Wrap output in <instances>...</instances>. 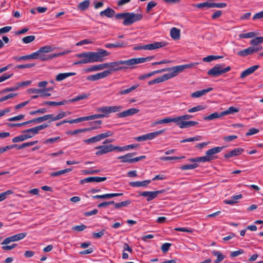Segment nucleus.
I'll use <instances>...</instances> for the list:
<instances>
[{"label": "nucleus", "instance_id": "9b49d317", "mask_svg": "<svg viewBox=\"0 0 263 263\" xmlns=\"http://www.w3.org/2000/svg\"><path fill=\"white\" fill-rule=\"evenodd\" d=\"M131 155H132L131 154H126L125 155L119 156L117 158V159L121 160V161L122 162L132 163L136 162L140 160L144 159L146 158L145 156L143 155V156H141L139 157H137L133 158H131Z\"/></svg>", "mask_w": 263, "mask_h": 263}, {"label": "nucleus", "instance_id": "c85d7f7f", "mask_svg": "<svg viewBox=\"0 0 263 263\" xmlns=\"http://www.w3.org/2000/svg\"><path fill=\"white\" fill-rule=\"evenodd\" d=\"M209 157H208L207 155L205 154V156L200 157H196L194 158H191L189 159L190 162H205L210 161L209 160Z\"/></svg>", "mask_w": 263, "mask_h": 263}, {"label": "nucleus", "instance_id": "37998d69", "mask_svg": "<svg viewBox=\"0 0 263 263\" xmlns=\"http://www.w3.org/2000/svg\"><path fill=\"white\" fill-rule=\"evenodd\" d=\"M122 108L123 107L120 105L108 106V114L119 111L122 109Z\"/></svg>", "mask_w": 263, "mask_h": 263}, {"label": "nucleus", "instance_id": "aec40b11", "mask_svg": "<svg viewBox=\"0 0 263 263\" xmlns=\"http://www.w3.org/2000/svg\"><path fill=\"white\" fill-rule=\"evenodd\" d=\"M122 195L123 193H109L101 195H95L93 196L92 197L93 199H109L115 197L122 196Z\"/></svg>", "mask_w": 263, "mask_h": 263}, {"label": "nucleus", "instance_id": "0eeeda50", "mask_svg": "<svg viewBox=\"0 0 263 263\" xmlns=\"http://www.w3.org/2000/svg\"><path fill=\"white\" fill-rule=\"evenodd\" d=\"M95 148L98 149L95 153L96 156H101L113 151L119 152V146H115L111 144L108 145L103 144L96 146Z\"/></svg>", "mask_w": 263, "mask_h": 263}, {"label": "nucleus", "instance_id": "79ce46f5", "mask_svg": "<svg viewBox=\"0 0 263 263\" xmlns=\"http://www.w3.org/2000/svg\"><path fill=\"white\" fill-rule=\"evenodd\" d=\"M100 141V138L98 135L92 137L90 138L84 140L83 141V142L84 143H85L86 144H89L90 143H95V142H98Z\"/></svg>", "mask_w": 263, "mask_h": 263}, {"label": "nucleus", "instance_id": "412c9836", "mask_svg": "<svg viewBox=\"0 0 263 263\" xmlns=\"http://www.w3.org/2000/svg\"><path fill=\"white\" fill-rule=\"evenodd\" d=\"M259 65H256L247 68V69L241 72L240 74V78H244L245 77L251 74V73H253L256 70H257L259 68Z\"/></svg>", "mask_w": 263, "mask_h": 263}, {"label": "nucleus", "instance_id": "f257e3e1", "mask_svg": "<svg viewBox=\"0 0 263 263\" xmlns=\"http://www.w3.org/2000/svg\"><path fill=\"white\" fill-rule=\"evenodd\" d=\"M194 64H187L184 65H178L169 68H163L160 70H155L148 73L144 74L138 77V80L144 81L147 78L154 75L156 73H161L164 71H168V73L159 77L149 82H163L174 77L176 76L178 73L183 71L185 69L191 68L193 67Z\"/></svg>", "mask_w": 263, "mask_h": 263}, {"label": "nucleus", "instance_id": "c9c22d12", "mask_svg": "<svg viewBox=\"0 0 263 263\" xmlns=\"http://www.w3.org/2000/svg\"><path fill=\"white\" fill-rule=\"evenodd\" d=\"M212 254L214 256H217V259L214 261L215 263H219L221 262L224 258V256L219 251H212Z\"/></svg>", "mask_w": 263, "mask_h": 263}, {"label": "nucleus", "instance_id": "4c0bfd02", "mask_svg": "<svg viewBox=\"0 0 263 263\" xmlns=\"http://www.w3.org/2000/svg\"><path fill=\"white\" fill-rule=\"evenodd\" d=\"M90 5V2L89 0L84 1L79 4L78 8L81 11H84L87 9Z\"/></svg>", "mask_w": 263, "mask_h": 263}, {"label": "nucleus", "instance_id": "49530a36", "mask_svg": "<svg viewBox=\"0 0 263 263\" xmlns=\"http://www.w3.org/2000/svg\"><path fill=\"white\" fill-rule=\"evenodd\" d=\"M263 42V37H256L250 41V44L254 46H257L259 44Z\"/></svg>", "mask_w": 263, "mask_h": 263}, {"label": "nucleus", "instance_id": "ea45409f", "mask_svg": "<svg viewBox=\"0 0 263 263\" xmlns=\"http://www.w3.org/2000/svg\"><path fill=\"white\" fill-rule=\"evenodd\" d=\"M139 86L138 85H134L132 86V87L126 88L125 89L121 90L119 92L118 94L120 95L127 94L130 92H131L132 91L136 89Z\"/></svg>", "mask_w": 263, "mask_h": 263}, {"label": "nucleus", "instance_id": "20e7f679", "mask_svg": "<svg viewBox=\"0 0 263 263\" xmlns=\"http://www.w3.org/2000/svg\"><path fill=\"white\" fill-rule=\"evenodd\" d=\"M154 58V56L147 57L146 58H133L127 60H120V64L121 70L127 68H133L134 65L149 61Z\"/></svg>", "mask_w": 263, "mask_h": 263}, {"label": "nucleus", "instance_id": "4d7b16f0", "mask_svg": "<svg viewBox=\"0 0 263 263\" xmlns=\"http://www.w3.org/2000/svg\"><path fill=\"white\" fill-rule=\"evenodd\" d=\"M183 121L182 116H178L172 118V122H175L176 124L180 128L181 123Z\"/></svg>", "mask_w": 263, "mask_h": 263}, {"label": "nucleus", "instance_id": "58836bf2", "mask_svg": "<svg viewBox=\"0 0 263 263\" xmlns=\"http://www.w3.org/2000/svg\"><path fill=\"white\" fill-rule=\"evenodd\" d=\"M132 203V201L130 200H126L124 201H122L121 202H118L116 203L115 204V209H119L121 208L122 207L126 206Z\"/></svg>", "mask_w": 263, "mask_h": 263}, {"label": "nucleus", "instance_id": "5701e85b", "mask_svg": "<svg viewBox=\"0 0 263 263\" xmlns=\"http://www.w3.org/2000/svg\"><path fill=\"white\" fill-rule=\"evenodd\" d=\"M151 182V180H145L142 181L130 182L129 185L132 187L146 186Z\"/></svg>", "mask_w": 263, "mask_h": 263}, {"label": "nucleus", "instance_id": "5fc2aeb1", "mask_svg": "<svg viewBox=\"0 0 263 263\" xmlns=\"http://www.w3.org/2000/svg\"><path fill=\"white\" fill-rule=\"evenodd\" d=\"M184 158V156H182L181 157H173V156H164V157H161L160 159L161 160L168 161V160H178V159Z\"/></svg>", "mask_w": 263, "mask_h": 263}, {"label": "nucleus", "instance_id": "e2e57ef3", "mask_svg": "<svg viewBox=\"0 0 263 263\" xmlns=\"http://www.w3.org/2000/svg\"><path fill=\"white\" fill-rule=\"evenodd\" d=\"M227 6L226 3H211V8H224Z\"/></svg>", "mask_w": 263, "mask_h": 263}, {"label": "nucleus", "instance_id": "e433bc0d", "mask_svg": "<svg viewBox=\"0 0 263 263\" xmlns=\"http://www.w3.org/2000/svg\"><path fill=\"white\" fill-rule=\"evenodd\" d=\"M239 111V108H236L233 106H231L226 110L222 111V115L226 116L229 114H233L235 112H238Z\"/></svg>", "mask_w": 263, "mask_h": 263}, {"label": "nucleus", "instance_id": "2eb2a0df", "mask_svg": "<svg viewBox=\"0 0 263 263\" xmlns=\"http://www.w3.org/2000/svg\"><path fill=\"white\" fill-rule=\"evenodd\" d=\"M106 177H89L80 180V182L81 184H83L88 182H100L102 181H105L106 180Z\"/></svg>", "mask_w": 263, "mask_h": 263}, {"label": "nucleus", "instance_id": "bf43d9fd", "mask_svg": "<svg viewBox=\"0 0 263 263\" xmlns=\"http://www.w3.org/2000/svg\"><path fill=\"white\" fill-rule=\"evenodd\" d=\"M99 80V77L97 76V73L95 74L90 75L88 76H87L85 78V79L82 80V81H97Z\"/></svg>", "mask_w": 263, "mask_h": 263}, {"label": "nucleus", "instance_id": "3c124183", "mask_svg": "<svg viewBox=\"0 0 263 263\" xmlns=\"http://www.w3.org/2000/svg\"><path fill=\"white\" fill-rule=\"evenodd\" d=\"M114 133L111 131L108 130L107 132L102 133L98 135V136L100 138V141L107 138L108 137H110L113 135Z\"/></svg>", "mask_w": 263, "mask_h": 263}, {"label": "nucleus", "instance_id": "7ed1b4c3", "mask_svg": "<svg viewBox=\"0 0 263 263\" xmlns=\"http://www.w3.org/2000/svg\"><path fill=\"white\" fill-rule=\"evenodd\" d=\"M53 50V48L50 46H45L41 47L37 51L29 55H26V59H40L42 61H47L54 58L58 57L65 54L69 51L59 52L57 53H52L49 55L43 54L45 53H48Z\"/></svg>", "mask_w": 263, "mask_h": 263}, {"label": "nucleus", "instance_id": "338daca9", "mask_svg": "<svg viewBox=\"0 0 263 263\" xmlns=\"http://www.w3.org/2000/svg\"><path fill=\"white\" fill-rule=\"evenodd\" d=\"M157 5V3L154 1H151L149 2L146 7V12H150L151 10L156 6Z\"/></svg>", "mask_w": 263, "mask_h": 263}, {"label": "nucleus", "instance_id": "13d9d810", "mask_svg": "<svg viewBox=\"0 0 263 263\" xmlns=\"http://www.w3.org/2000/svg\"><path fill=\"white\" fill-rule=\"evenodd\" d=\"M255 35V33L253 32H248L247 33L240 34L239 36L241 39L251 38L254 36Z\"/></svg>", "mask_w": 263, "mask_h": 263}, {"label": "nucleus", "instance_id": "864d4df0", "mask_svg": "<svg viewBox=\"0 0 263 263\" xmlns=\"http://www.w3.org/2000/svg\"><path fill=\"white\" fill-rule=\"evenodd\" d=\"M17 94L16 93H9L5 96H4L0 98V102H3L6 100H7L8 99H9L10 98H12L14 97L17 96Z\"/></svg>", "mask_w": 263, "mask_h": 263}, {"label": "nucleus", "instance_id": "7c9ffc66", "mask_svg": "<svg viewBox=\"0 0 263 263\" xmlns=\"http://www.w3.org/2000/svg\"><path fill=\"white\" fill-rule=\"evenodd\" d=\"M242 197V196L241 194H238L237 195L233 196L231 197V199L230 200H224V203L227 204H233L235 203H237V200L241 199Z\"/></svg>", "mask_w": 263, "mask_h": 263}, {"label": "nucleus", "instance_id": "c756f323", "mask_svg": "<svg viewBox=\"0 0 263 263\" xmlns=\"http://www.w3.org/2000/svg\"><path fill=\"white\" fill-rule=\"evenodd\" d=\"M107 66V64L105 63L104 64H101L97 65H93L91 66L90 67H89L87 69V71H97V70H100L104 69L106 68V66Z\"/></svg>", "mask_w": 263, "mask_h": 263}, {"label": "nucleus", "instance_id": "cd10ccee", "mask_svg": "<svg viewBox=\"0 0 263 263\" xmlns=\"http://www.w3.org/2000/svg\"><path fill=\"white\" fill-rule=\"evenodd\" d=\"M76 74L75 72L60 73L56 76L55 80L57 81H62L66 78L74 76Z\"/></svg>", "mask_w": 263, "mask_h": 263}, {"label": "nucleus", "instance_id": "f3484780", "mask_svg": "<svg viewBox=\"0 0 263 263\" xmlns=\"http://www.w3.org/2000/svg\"><path fill=\"white\" fill-rule=\"evenodd\" d=\"M139 109L133 108L129 109L124 110L118 114V117L119 118H123L127 116L134 115L139 111Z\"/></svg>", "mask_w": 263, "mask_h": 263}, {"label": "nucleus", "instance_id": "b1692460", "mask_svg": "<svg viewBox=\"0 0 263 263\" xmlns=\"http://www.w3.org/2000/svg\"><path fill=\"white\" fill-rule=\"evenodd\" d=\"M254 47L251 46L245 49L239 51L238 52L237 54L241 57H245L248 56V55L252 54L254 53Z\"/></svg>", "mask_w": 263, "mask_h": 263}, {"label": "nucleus", "instance_id": "9d476101", "mask_svg": "<svg viewBox=\"0 0 263 263\" xmlns=\"http://www.w3.org/2000/svg\"><path fill=\"white\" fill-rule=\"evenodd\" d=\"M164 192L165 190L156 191H145L139 193V195L146 197V201L149 202L156 198L159 194L164 193Z\"/></svg>", "mask_w": 263, "mask_h": 263}, {"label": "nucleus", "instance_id": "a19ab883", "mask_svg": "<svg viewBox=\"0 0 263 263\" xmlns=\"http://www.w3.org/2000/svg\"><path fill=\"white\" fill-rule=\"evenodd\" d=\"M137 144H133L130 145H125L124 146H119V152H123L125 151H128L130 149H134L137 147Z\"/></svg>", "mask_w": 263, "mask_h": 263}, {"label": "nucleus", "instance_id": "6e6552de", "mask_svg": "<svg viewBox=\"0 0 263 263\" xmlns=\"http://www.w3.org/2000/svg\"><path fill=\"white\" fill-rule=\"evenodd\" d=\"M167 45L166 42H155L153 43L145 45H139L134 47V50H154L159 48H162Z\"/></svg>", "mask_w": 263, "mask_h": 263}, {"label": "nucleus", "instance_id": "6ab92c4d", "mask_svg": "<svg viewBox=\"0 0 263 263\" xmlns=\"http://www.w3.org/2000/svg\"><path fill=\"white\" fill-rule=\"evenodd\" d=\"M105 47L107 48H124L127 46V43L123 41L117 42L115 43H107L106 44Z\"/></svg>", "mask_w": 263, "mask_h": 263}, {"label": "nucleus", "instance_id": "473e14b6", "mask_svg": "<svg viewBox=\"0 0 263 263\" xmlns=\"http://www.w3.org/2000/svg\"><path fill=\"white\" fill-rule=\"evenodd\" d=\"M181 124L180 128H184L197 125L198 122L194 121H183L181 123Z\"/></svg>", "mask_w": 263, "mask_h": 263}, {"label": "nucleus", "instance_id": "a878e982", "mask_svg": "<svg viewBox=\"0 0 263 263\" xmlns=\"http://www.w3.org/2000/svg\"><path fill=\"white\" fill-rule=\"evenodd\" d=\"M170 35L171 37L175 40H179L180 37V30L176 27H173L171 29Z\"/></svg>", "mask_w": 263, "mask_h": 263}, {"label": "nucleus", "instance_id": "09e8293b", "mask_svg": "<svg viewBox=\"0 0 263 263\" xmlns=\"http://www.w3.org/2000/svg\"><path fill=\"white\" fill-rule=\"evenodd\" d=\"M39 131L38 130V129L37 128L36 126L34 127L33 128H29L26 130H24L22 131V133L25 134L26 133H29L33 134V137L35 134H37L39 133Z\"/></svg>", "mask_w": 263, "mask_h": 263}, {"label": "nucleus", "instance_id": "a18cd8bd", "mask_svg": "<svg viewBox=\"0 0 263 263\" xmlns=\"http://www.w3.org/2000/svg\"><path fill=\"white\" fill-rule=\"evenodd\" d=\"M198 166V164L196 163L190 164H186L182 165L180 167V169L182 170H192Z\"/></svg>", "mask_w": 263, "mask_h": 263}, {"label": "nucleus", "instance_id": "39448f33", "mask_svg": "<svg viewBox=\"0 0 263 263\" xmlns=\"http://www.w3.org/2000/svg\"><path fill=\"white\" fill-rule=\"evenodd\" d=\"M89 94L86 93H82L80 95L77 96V97L69 99L68 101L64 100L60 102H54V101H46L44 102V104L48 105L50 106H57V105H65L68 103H72L79 101L80 100L86 99L88 97Z\"/></svg>", "mask_w": 263, "mask_h": 263}, {"label": "nucleus", "instance_id": "2f4dec72", "mask_svg": "<svg viewBox=\"0 0 263 263\" xmlns=\"http://www.w3.org/2000/svg\"><path fill=\"white\" fill-rule=\"evenodd\" d=\"M221 114H222V112H215L208 116L204 117L203 119L204 120H206V121L212 120H214V119H217V118H218L223 116Z\"/></svg>", "mask_w": 263, "mask_h": 263}, {"label": "nucleus", "instance_id": "423d86ee", "mask_svg": "<svg viewBox=\"0 0 263 263\" xmlns=\"http://www.w3.org/2000/svg\"><path fill=\"white\" fill-rule=\"evenodd\" d=\"M230 70V66L224 67V64H216L212 69L209 70L208 72V74L210 76L217 77L228 72Z\"/></svg>", "mask_w": 263, "mask_h": 263}, {"label": "nucleus", "instance_id": "6e6d98bb", "mask_svg": "<svg viewBox=\"0 0 263 263\" xmlns=\"http://www.w3.org/2000/svg\"><path fill=\"white\" fill-rule=\"evenodd\" d=\"M102 122L101 120H97L90 122L89 124L91 125V127H95V128L92 129V130H93L100 128V127L99 126L102 124Z\"/></svg>", "mask_w": 263, "mask_h": 263}, {"label": "nucleus", "instance_id": "680f3d73", "mask_svg": "<svg viewBox=\"0 0 263 263\" xmlns=\"http://www.w3.org/2000/svg\"><path fill=\"white\" fill-rule=\"evenodd\" d=\"M13 75L12 73H5L3 74L0 77V82H3V81L7 80L8 79L10 78Z\"/></svg>", "mask_w": 263, "mask_h": 263}, {"label": "nucleus", "instance_id": "bb28decb", "mask_svg": "<svg viewBox=\"0 0 263 263\" xmlns=\"http://www.w3.org/2000/svg\"><path fill=\"white\" fill-rule=\"evenodd\" d=\"M115 14V11L111 8L108 7L105 10L100 12V15L102 16H105L108 17H112Z\"/></svg>", "mask_w": 263, "mask_h": 263}, {"label": "nucleus", "instance_id": "0e129e2a", "mask_svg": "<svg viewBox=\"0 0 263 263\" xmlns=\"http://www.w3.org/2000/svg\"><path fill=\"white\" fill-rule=\"evenodd\" d=\"M17 246V245L16 243H13L11 246L5 245L2 246V249L4 251H8L15 248Z\"/></svg>", "mask_w": 263, "mask_h": 263}, {"label": "nucleus", "instance_id": "de8ad7c7", "mask_svg": "<svg viewBox=\"0 0 263 263\" xmlns=\"http://www.w3.org/2000/svg\"><path fill=\"white\" fill-rule=\"evenodd\" d=\"M194 6H195L198 8H199V9H202L204 7L211 8V3L206 2L204 3H202L194 4Z\"/></svg>", "mask_w": 263, "mask_h": 263}, {"label": "nucleus", "instance_id": "f03ea898", "mask_svg": "<svg viewBox=\"0 0 263 263\" xmlns=\"http://www.w3.org/2000/svg\"><path fill=\"white\" fill-rule=\"evenodd\" d=\"M107 51L99 49L97 52H85L78 54V58H83L85 64L93 62H101L104 60V58L109 55Z\"/></svg>", "mask_w": 263, "mask_h": 263}, {"label": "nucleus", "instance_id": "603ef678", "mask_svg": "<svg viewBox=\"0 0 263 263\" xmlns=\"http://www.w3.org/2000/svg\"><path fill=\"white\" fill-rule=\"evenodd\" d=\"M13 191L11 190H7L6 192H3L0 194V202L3 201L7 198V196L12 194Z\"/></svg>", "mask_w": 263, "mask_h": 263}, {"label": "nucleus", "instance_id": "f704fd0d", "mask_svg": "<svg viewBox=\"0 0 263 263\" xmlns=\"http://www.w3.org/2000/svg\"><path fill=\"white\" fill-rule=\"evenodd\" d=\"M72 170V168H66V169H64L63 170H60V171H59L57 172L50 173V176H51L52 177H57V176L64 174L67 173H68V172L71 171Z\"/></svg>", "mask_w": 263, "mask_h": 263}, {"label": "nucleus", "instance_id": "dca6fc26", "mask_svg": "<svg viewBox=\"0 0 263 263\" xmlns=\"http://www.w3.org/2000/svg\"><path fill=\"white\" fill-rule=\"evenodd\" d=\"M105 64L107 65V66H106V68H109L108 69H107V70L110 71V74L113 71L121 70L120 61L110 63H106Z\"/></svg>", "mask_w": 263, "mask_h": 263}, {"label": "nucleus", "instance_id": "69168bd1", "mask_svg": "<svg viewBox=\"0 0 263 263\" xmlns=\"http://www.w3.org/2000/svg\"><path fill=\"white\" fill-rule=\"evenodd\" d=\"M50 115H46L42 117H40L36 118L37 124L41 123L43 121H46L48 119H49V118L50 116Z\"/></svg>", "mask_w": 263, "mask_h": 263}, {"label": "nucleus", "instance_id": "c03bdc74", "mask_svg": "<svg viewBox=\"0 0 263 263\" xmlns=\"http://www.w3.org/2000/svg\"><path fill=\"white\" fill-rule=\"evenodd\" d=\"M222 58V56H215V55H209L206 57H204L203 59V61L205 62H210L214 60H217V59H218L220 58Z\"/></svg>", "mask_w": 263, "mask_h": 263}, {"label": "nucleus", "instance_id": "f8f14e48", "mask_svg": "<svg viewBox=\"0 0 263 263\" xmlns=\"http://www.w3.org/2000/svg\"><path fill=\"white\" fill-rule=\"evenodd\" d=\"M165 131L164 129L160 130L159 131L150 133L141 136L136 138V140L137 141H144L147 140H152L157 137V136L162 134Z\"/></svg>", "mask_w": 263, "mask_h": 263}, {"label": "nucleus", "instance_id": "ddd939ff", "mask_svg": "<svg viewBox=\"0 0 263 263\" xmlns=\"http://www.w3.org/2000/svg\"><path fill=\"white\" fill-rule=\"evenodd\" d=\"M27 235L26 233H22L14 235L13 236L6 238L4 241L2 242V245H7L11 242H14L23 239Z\"/></svg>", "mask_w": 263, "mask_h": 263}, {"label": "nucleus", "instance_id": "a211bd4d", "mask_svg": "<svg viewBox=\"0 0 263 263\" xmlns=\"http://www.w3.org/2000/svg\"><path fill=\"white\" fill-rule=\"evenodd\" d=\"M243 152L244 149L242 148H236L231 151L229 153L225 154L224 155V157L226 159H228L232 157L238 156Z\"/></svg>", "mask_w": 263, "mask_h": 263}, {"label": "nucleus", "instance_id": "1a4fd4ad", "mask_svg": "<svg viewBox=\"0 0 263 263\" xmlns=\"http://www.w3.org/2000/svg\"><path fill=\"white\" fill-rule=\"evenodd\" d=\"M127 14L123 22L124 26H129L136 22L142 19L143 16L141 14L135 13L134 12H127Z\"/></svg>", "mask_w": 263, "mask_h": 263}, {"label": "nucleus", "instance_id": "774afa93", "mask_svg": "<svg viewBox=\"0 0 263 263\" xmlns=\"http://www.w3.org/2000/svg\"><path fill=\"white\" fill-rule=\"evenodd\" d=\"M86 228H87V227L85 225L82 224L81 225H80V226H76L73 227L72 228V229L73 231H77L78 232H80V231H83Z\"/></svg>", "mask_w": 263, "mask_h": 263}, {"label": "nucleus", "instance_id": "4be33fe9", "mask_svg": "<svg viewBox=\"0 0 263 263\" xmlns=\"http://www.w3.org/2000/svg\"><path fill=\"white\" fill-rule=\"evenodd\" d=\"M212 90L213 88L209 87L206 89H204L200 90L195 91L191 93V96L192 98H199Z\"/></svg>", "mask_w": 263, "mask_h": 263}, {"label": "nucleus", "instance_id": "393cba45", "mask_svg": "<svg viewBox=\"0 0 263 263\" xmlns=\"http://www.w3.org/2000/svg\"><path fill=\"white\" fill-rule=\"evenodd\" d=\"M30 83H18V85L17 86L6 88L2 90H1L0 93H6V92H8L9 91H15V90H17L19 87H23V86H26L28 85Z\"/></svg>", "mask_w": 263, "mask_h": 263}, {"label": "nucleus", "instance_id": "4468645a", "mask_svg": "<svg viewBox=\"0 0 263 263\" xmlns=\"http://www.w3.org/2000/svg\"><path fill=\"white\" fill-rule=\"evenodd\" d=\"M223 148V146H217L211 148L206 151L205 154L207 155L208 157H209V160L211 161L216 159L217 157L215 156L214 155L220 152Z\"/></svg>", "mask_w": 263, "mask_h": 263}, {"label": "nucleus", "instance_id": "72a5a7b5", "mask_svg": "<svg viewBox=\"0 0 263 263\" xmlns=\"http://www.w3.org/2000/svg\"><path fill=\"white\" fill-rule=\"evenodd\" d=\"M95 128V127H87L82 129H78L74 130L69 131L68 134H70L71 135H74L80 133H84L85 132L91 131L92 130V129Z\"/></svg>", "mask_w": 263, "mask_h": 263}, {"label": "nucleus", "instance_id": "052dcab7", "mask_svg": "<svg viewBox=\"0 0 263 263\" xmlns=\"http://www.w3.org/2000/svg\"><path fill=\"white\" fill-rule=\"evenodd\" d=\"M110 74V71L107 70L97 73V76L99 77V79L106 77Z\"/></svg>", "mask_w": 263, "mask_h": 263}, {"label": "nucleus", "instance_id": "8fccbe9b", "mask_svg": "<svg viewBox=\"0 0 263 263\" xmlns=\"http://www.w3.org/2000/svg\"><path fill=\"white\" fill-rule=\"evenodd\" d=\"M35 39L34 35H29L25 36L22 39V41L24 43L28 44L33 42Z\"/></svg>", "mask_w": 263, "mask_h": 263}]
</instances>
